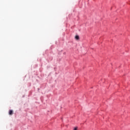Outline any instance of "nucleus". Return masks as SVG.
Listing matches in <instances>:
<instances>
[{"mask_svg":"<svg viewBox=\"0 0 130 130\" xmlns=\"http://www.w3.org/2000/svg\"><path fill=\"white\" fill-rule=\"evenodd\" d=\"M74 130H78V127H74Z\"/></svg>","mask_w":130,"mask_h":130,"instance_id":"3","label":"nucleus"},{"mask_svg":"<svg viewBox=\"0 0 130 130\" xmlns=\"http://www.w3.org/2000/svg\"><path fill=\"white\" fill-rule=\"evenodd\" d=\"M9 113V114H13V110H10Z\"/></svg>","mask_w":130,"mask_h":130,"instance_id":"1","label":"nucleus"},{"mask_svg":"<svg viewBox=\"0 0 130 130\" xmlns=\"http://www.w3.org/2000/svg\"><path fill=\"white\" fill-rule=\"evenodd\" d=\"M79 38H79V36H76L75 39H76V40H79Z\"/></svg>","mask_w":130,"mask_h":130,"instance_id":"2","label":"nucleus"}]
</instances>
